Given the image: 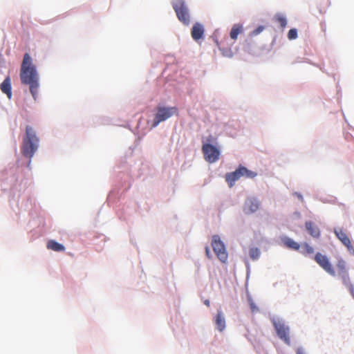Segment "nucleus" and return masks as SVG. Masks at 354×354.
Returning <instances> with one entry per match:
<instances>
[{"label":"nucleus","mask_w":354,"mask_h":354,"mask_svg":"<svg viewBox=\"0 0 354 354\" xmlns=\"http://www.w3.org/2000/svg\"><path fill=\"white\" fill-rule=\"evenodd\" d=\"M204 32L203 26L199 23H196L192 28L191 35L192 38L197 41L203 37Z\"/></svg>","instance_id":"f8f14e48"},{"label":"nucleus","mask_w":354,"mask_h":354,"mask_svg":"<svg viewBox=\"0 0 354 354\" xmlns=\"http://www.w3.org/2000/svg\"><path fill=\"white\" fill-rule=\"evenodd\" d=\"M259 207V203L254 198H248L243 205V212L246 214H250L256 212Z\"/></svg>","instance_id":"9d476101"},{"label":"nucleus","mask_w":354,"mask_h":354,"mask_svg":"<svg viewBox=\"0 0 354 354\" xmlns=\"http://www.w3.org/2000/svg\"><path fill=\"white\" fill-rule=\"evenodd\" d=\"M20 79L23 84L29 86L30 92L36 100L39 87V75L28 53H26L24 56L20 70Z\"/></svg>","instance_id":"f257e3e1"},{"label":"nucleus","mask_w":354,"mask_h":354,"mask_svg":"<svg viewBox=\"0 0 354 354\" xmlns=\"http://www.w3.org/2000/svg\"><path fill=\"white\" fill-rule=\"evenodd\" d=\"M243 31V26L240 24H235L232 28V30L230 31V37L235 40L237 39L238 35L242 32Z\"/></svg>","instance_id":"6ab92c4d"},{"label":"nucleus","mask_w":354,"mask_h":354,"mask_svg":"<svg viewBox=\"0 0 354 354\" xmlns=\"http://www.w3.org/2000/svg\"><path fill=\"white\" fill-rule=\"evenodd\" d=\"M205 253H206V255L207 257L210 259L212 257L211 254H210V250H209V248L208 246H207L205 248Z\"/></svg>","instance_id":"bb28decb"},{"label":"nucleus","mask_w":354,"mask_h":354,"mask_svg":"<svg viewBox=\"0 0 354 354\" xmlns=\"http://www.w3.org/2000/svg\"><path fill=\"white\" fill-rule=\"evenodd\" d=\"M277 335L286 344H290V329L282 321L274 319L272 322Z\"/></svg>","instance_id":"0eeeda50"},{"label":"nucleus","mask_w":354,"mask_h":354,"mask_svg":"<svg viewBox=\"0 0 354 354\" xmlns=\"http://www.w3.org/2000/svg\"><path fill=\"white\" fill-rule=\"evenodd\" d=\"M39 138L37 136L34 129L30 126H26L21 149L22 154L31 158L39 147Z\"/></svg>","instance_id":"f03ea898"},{"label":"nucleus","mask_w":354,"mask_h":354,"mask_svg":"<svg viewBox=\"0 0 354 354\" xmlns=\"http://www.w3.org/2000/svg\"><path fill=\"white\" fill-rule=\"evenodd\" d=\"M202 151L205 160L208 162L213 163L219 159V150L211 144H203Z\"/></svg>","instance_id":"1a4fd4ad"},{"label":"nucleus","mask_w":354,"mask_h":354,"mask_svg":"<svg viewBox=\"0 0 354 354\" xmlns=\"http://www.w3.org/2000/svg\"><path fill=\"white\" fill-rule=\"evenodd\" d=\"M297 37V30L295 28L290 29L288 32V38L290 40L295 39Z\"/></svg>","instance_id":"b1692460"},{"label":"nucleus","mask_w":354,"mask_h":354,"mask_svg":"<svg viewBox=\"0 0 354 354\" xmlns=\"http://www.w3.org/2000/svg\"><path fill=\"white\" fill-rule=\"evenodd\" d=\"M249 255L252 259H257L260 256V251L257 248H252L249 250Z\"/></svg>","instance_id":"5701e85b"},{"label":"nucleus","mask_w":354,"mask_h":354,"mask_svg":"<svg viewBox=\"0 0 354 354\" xmlns=\"http://www.w3.org/2000/svg\"><path fill=\"white\" fill-rule=\"evenodd\" d=\"M281 240L283 245L286 248L291 249L292 250L299 251L301 248V245L297 242L295 241L294 240L289 237L285 236L282 238Z\"/></svg>","instance_id":"4468645a"},{"label":"nucleus","mask_w":354,"mask_h":354,"mask_svg":"<svg viewBox=\"0 0 354 354\" xmlns=\"http://www.w3.org/2000/svg\"><path fill=\"white\" fill-rule=\"evenodd\" d=\"M295 194L297 196V198H298L300 201H304V198H303V196H302V195H301V194H299V193H295Z\"/></svg>","instance_id":"cd10ccee"},{"label":"nucleus","mask_w":354,"mask_h":354,"mask_svg":"<svg viewBox=\"0 0 354 354\" xmlns=\"http://www.w3.org/2000/svg\"><path fill=\"white\" fill-rule=\"evenodd\" d=\"M314 260L324 271H326L330 275L333 277L336 276L337 273L327 256L322 254L320 252H317L314 257Z\"/></svg>","instance_id":"6e6552de"},{"label":"nucleus","mask_w":354,"mask_h":354,"mask_svg":"<svg viewBox=\"0 0 354 354\" xmlns=\"http://www.w3.org/2000/svg\"><path fill=\"white\" fill-rule=\"evenodd\" d=\"M46 247L48 250H51L55 252H62L65 250V247L54 240H50L47 242Z\"/></svg>","instance_id":"f3484780"},{"label":"nucleus","mask_w":354,"mask_h":354,"mask_svg":"<svg viewBox=\"0 0 354 354\" xmlns=\"http://www.w3.org/2000/svg\"><path fill=\"white\" fill-rule=\"evenodd\" d=\"M157 113L154 116L153 121V127H156L161 122H163L168 118H171L174 115H178V109L176 106L165 107V106H158Z\"/></svg>","instance_id":"39448f33"},{"label":"nucleus","mask_w":354,"mask_h":354,"mask_svg":"<svg viewBox=\"0 0 354 354\" xmlns=\"http://www.w3.org/2000/svg\"><path fill=\"white\" fill-rule=\"evenodd\" d=\"M212 247L218 259L222 263H225L227 260L228 254L224 243L221 241L218 235L212 236Z\"/></svg>","instance_id":"423d86ee"},{"label":"nucleus","mask_w":354,"mask_h":354,"mask_svg":"<svg viewBox=\"0 0 354 354\" xmlns=\"http://www.w3.org/2000/svg\"><path fill=\"white\" fill-rule=\"evenodd\" d=\"M204 304H205L207 306H209V305H210V302H209V300H207H207H205V301H204Z\"/></svg>","instance_id":"c85d7f7f"},{"label":"nucleus","mask_w":354,"mask_h":354,"mask_svg":"<svg viewBox=\"0 0 354 354\" xmlns=\"http://www.w3.org/2000/svg\"><path fill=\"white\" fill-rule=\"evenodd\" d=\"M301 250L300 252L304 255L312 254L314 253V248L307 243H303L301 245Z\"/></svg>","instance_id":"4be33fe9"},{"label":"nucleus","mask_w":354,"mask_h":354,"mask_svg":"<svg viewBox=\"0 0 354 354\" xmlns=\"http://www.w3.org/2000/svg\"><path fill=\"white\" fill-rule=\"evenodd\" d=\"M264 26H259V27H257L256 29H254L251 33L250 35L252 36H256L257 35H259V33H261L263 30H264Z\"/></svg>","instance_id":"a878e982"},{"label":"nucleus","mask_w":354,"mask_h":354,"mask_svg":"<svg viewBox=\"0 0 354 354\" xmlns=\"http://www.w3.org/2000/svg\"><path fill=\"white\" fill-rule=\"evenodd\" d=\"M274 20L279 24V26L282 29H284L286 28V26L287 25V20H286V18L283 15H282L281 14H277L274 17Z\"/></svg>","instance_id":"412c9836"},{"label":"nucleus","mask_w":354,"mask_h":354,"mask_svg":"<svg viewBox=\"0 0 354 354\" xmlns=\"http://www.w3.org/2000/svg\"><path fill=\"white\" fill-rule=\"evenodd\" d=\"M1 91L6 94L9 99L12 97V87L10 77H7L0 85Z\"/></svg>","instance_id":"ddd939ff"},{"label":"nucleus","mask_w":354,"mask_h":354,"mask_svg":"<svg viewBox=\"0 0 354 354\" xmlns=\"http://www.w3.org/2000/svg\"><path fill=\"white\" fill-rule=\"evenodd\" d=\"M336 268L337 269L338 276L348 272V270L346 268V263L342 259H339L337 260V262L336 263Z\"/></svg>","instance_id":"a211bd4d"},{"label":"nucleus","mask_w":354,"mask_h":354,"mask_svg":"<svg viewBox=\"0 0 354 354\" xmlns=\"http://www.w3.org/2000/svg\"><path fill=\"white\" fill-rule=\"evenodd\" d=\"M257 175L256 172L250 171L245 167L239 166L234 171L225 174V180L229 187H232L241 177L244 176L248 178H254Z\"/></svg>","instance_id":"7ed1b4c3"},{"label":"nucleus","mask_w":354,"mask_h":354,"mask_svg":"<svg viewBox=\"0 0 354 354\" xmlns=\"http://www.w3.org/2000/svg\"><path fill=\"white\" fill-rule=\"evenodd\" d=\"M339 277L342 279V282L344 284V286L346 287H347L350 291L352 292L353 290V286L352 285L351 279L349 277L348 272L341 274Z\"/></svg>","instance_id":"aec40b11"},{"label":"nucleus","mask_w":354,"mask_h":354,"mask_svg":"<svg viewBox=\"0 0 354 354\" xmlns=\"http://www.w3.org/2000/svg\"><path fill=\"white\" fill-rule=\"evenodd\" d=\"M215 324L219 331H223L225 328V321L221 310H218L215 317Z\"/></svg>","instance_id":"dca6fc26"},{"label":"nucleus","mask_w":354,"mask_h":354,"mask_svg":"<svg viewBox=\"0 0 354 354\" xmlns=\"http://www.w3.org/2000/svg\"><path fill=\"white\" fill-rule=\"evenodd\" d=\"M248 301H249V304H250V307L251 311L252 313H254L258 312L259 311V308L256 306V304L254 302V301L251 298H249L248 299Z\"/></svg>","instance_id":"393cba45"},{"label":"nucleus","mask_w":354,"mask_h":354,"mask_svg":"<svg viewBox=\"0 0 354 354\" xmlns=\"http://www.w3.org/2000/svg\"><path fill=\"white\" fill-rule=\"evenodd\" d=\"M172 6L178 20L185 25H189L190 23V15L185 1L175 0L172 3Z\"/></svg>","instance_id":"20e7f679"},{"label":"nucleus","mask_w":354,"mask_h":354,"mask_svg":"<svg viewBox=\"0 0 354 354\" xmlns=\"http://www.w3.org/2000/svg\"><path fill=\"white\" fill-rule=\"evenodd\" d=\"M306 227L308 233L314 238H318L320 232L318 227L312 221L306 222Z\"/></svg>","instance_id":"2eb2a0df"},{"label":"nucleus","mask_w":354,"mask_h":354,"mask_svg":"<svg viewBox=\"0 0 354 354\" xmlns=\"http://www.w3.org/2000/svg\"><path fill=\"white\" fill-rule=\"evenodd\" d=\"M335 234L338 239L349 250H353V245L347 234L341 229L335 230Z\"/></svg>","instance_id":"9b49d317"},{"label":"nucleus","mask_w":354,"mask_h":354,"mask_svg":"<svg viewBox=\"0 0 354 354\" xmlns=\"http://www.w3.org/2000/svg\"><path fill=\"white\" fill-rule=\"evenodd\" d=\"M297 354H304V353L300 348H299L297 351Z\"/></svg>","instance_id":"c756f323"}]
</instances>
